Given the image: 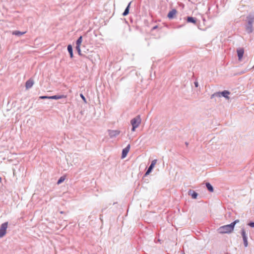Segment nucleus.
Instances as JSON below:
<instances>
[{
    "label": "nucleus",
    "instance_id": "1",
    "mask_svg": "<svg viewBox=\"0 0 254 254\" xmlns=\"http://www.w3.org/2000/svg\"><path fill=\"white\" fill-rule=\"evenodd\" d=\"M246 21L245 30L248 33L251 34L253 32V24L254 22V15L250 13L246 17Z\"/></svg>",
    "mask_w": 254,
    "mask_h": 254
},
{
    "label": "nucleus",
    "instance_id": "2",
    "mask_svg": "<svg viewBox=\"0 0 254 254\" xmlns=\"http://www.w3.org/2000/svg\"><path fill=\"white\" fill-rule=\"evenodd\" d=\"M230 93V92L227 90L215 92L211 96V99H212L215 97H220L221 96H223L226 99H229V97H228V95H229Z\"/></svg>",
    "mask_w": 254,
    "mask_h": 254
},
{
    "label": "nucleus",
    "instance_id": "3",
    "mask_svg": "<svg viewBox=\"0 0 254 254\" xmlns=\"http://www.w3.org/2000/svg\"><path fill=\"white\" fill-rule=\"evenodd\" d=\"M141 121V120L140 117H136L131 121V124L132 126V131H134L135 128L138 126V125L140 124Z\"/></svg>",
    "mask_w": 254,
    "mask_h": 254
},
{
    "label": "nucleus",
    "instance_id": "4",
    "mask_svg": "<svg viewBox=\"0 0 254 254\" xmlns=\"http://www.w3.org/2000/svg\"><path fill=\"white\" fill-rule=\"evenodd\" d=\"M8 227V222L2 223L0 228V238L3 237L6 233V229Z\"/></svg>",
    "mask_w": 254,
    "mask_h": 254
},
{
    "label": "nucleus",
    "instance_id": "5",
    "mask_svg": "<svg viewBox=\"0 0 254 254\" xmlns=\"http://www.w3.org/2000/svg\"><path fill=\"white\" fill-rule=\"evenodd\" d=\"M218 232L220 234L229 233L232 232L228 225L221 226L218 229Z\"/></svg>",
    "mask_w": 254,
    "mask_h": 254
},
{
    "label": "nucleus",
    "instance_id": "6",
    "mask_svg": "<svg viewBox=\"0 0 254 254\" xmlns=\"http://www.w3.org/2000/svg\"><path fill=\"white\" fill-rule=\"evenodd\" d=\"M241 234L243 238L244 246L247 247L248 245V237L244 228L241 229Z\"/></svg>",
    "mask_w": 254,
    "mask_h": 254
},
{
    "label": "nucleus",
    "instance_id": "7",
    "mask_svg": "<svg viewBox=\"0 0 254 254\" xmlns=\"http://www.w3.org/2000/svg\"><path fill=\"white\" fill-rule=\"evenodd\" d=\"M156 162H157L156 159H154L152 161L150 165L148 167V168L147 170L146 171V173H145V174H144V177L147 176L151 172V171H152L153 168L154 167V166L156 164Z\"/></svg>",
    "mask_w": 254,
    "mask_h": 254
},
{
    "label": "nucleus",
    "instance_id": "8",
    "mask_svg": "<svg viewBox=\"0 0 254 254\" xmlns=\"http://www.w3.org/2000/svg\"><path fill=\"white\" fill-rule=\"evenodd\" d=\"M238 60L241 61L243 58L244 53V50L243 48H240L237 50Z\"/></svg>",
    "mask_w": 254,
    "mask_h": 254
},
{
    "label": "nucleus",
    "instance_id": "9",
    "mask_svg": "<svg viewBox=\"0 0 254 254\" xmlns=\"http://www.w3.org/2000/svg\"><path fill=\"white\" fill-rule=\"evenodd\" d=\"M130 149V145H128L126 148H125L122 151V158H125L127 153H128Z\"/></svg>",
    "mask_w": 254,
    "mask_h": 254
},
{
    "label": "nucleus",
    "instance_id": "10",
    "mask_svg": "<svg viewBox=\"0 0 254 254\" xmlns=\"http://www.w3.org/2000/svg\"><path fill=\"white\" fill-rule=\"evenodd\" d=\"M177 10L176 9H173L171 11H169L167 15V17L169 19H173L174 18L175 15L177 13Z\"/></svg>",
    "mask_w": 254,
    "mask_h": 254
},
{
    "label": "nucleus",
    "instance_id": "11",
    "mask_svg": "<svg viewBox=\"0 0 254 254\" xmlns=\"http://www.w3.org/2000/svg\"><path fill=\"white\" fill-rule=\"evenodd\" d=\"M34 84L33 80L30 79L28 80L25 83V87L27 89L30 88Z\"/></svg>",
    "mask_w": 254,
    "mask_h": 254
},
{
    "label": "nucleus",
    "instance_id": "12",
    "mask_svg": "<svg viewBox=\"0 0 254 254\" xmlns=\"http://www.w3.org/2000/svg\"><path fill=\"white\" fill-rule=\"evenodd\" d=\"M67 97L66 95H54L52 96H50V99H60L62 98H66Z\"/></svg>",
    "mask_w": 254,
    "mask_h": 254
},
{
    "label": "nucleus",
    "instance_id": "13",
    "mask_svg": "<svg viewBox=\"0 0 254 254\" xmlns=\"http://www.w3.org/2000/svg\"><path fill=\"white\" fill-rule=\"evenodd\" d=\"M187 21L189 23H192L195 24L196 23V19L193 17L188 16L187 18Z\"/></svg>",
    "mask_w": 254,
    "mask_h": 254
},
{
    "label": "nucleus",
    "instance_id": "14",
    "mask_svg": "<svg viewBox=\"0 0 254 254\" xmlns=\"http://www.w3.org/2000/svg\"><path fill=\"white\" fill-rule=\"evenodd\" d=\"M189 194L191 196V197L193 199L197 198V197L198 196V193H196L194 190H190L189 191Z\"/></svg>",
    "mask_w": 254,
    "mask_h": 254
},
{
    "label": "nucleus",
    "instance_id": "15",
    "mask_svg": "<svg viewBox=\"0 0 254 254\" xmlns=\"http://www.w3.org/2000/svg\"><path fill=\"white\" fill-rule=\"evenodd\" d=\"M239 222V220L237 219V220H235L234 222L231 223L230 224H228V226H229L230 230L232 231V232L234 230L235 225Z\"/></svg>",
    "mask_w": 254,
    "mask_h": 254
},
{
    "label": "nucleus",
    "instance_id": "16",
    "mask_svg": "<svg viewBox=\"0 0 254 254\" xmlns=\"http://www.w3.org/2000/svg\"><path fill=\"white\" fill-rule=\"evenodd\" d=\"M206 187L207 189V190H209V191L212 192L214 191V189L213 186L209 183H206L205 184Z\"/></svg>",
    "mask_w": 254,
    "mask_h": 254
},
{
    "label": "nucleus",
    "instance_id": "17",
    "mask_svg": "<svg viewBox=\"0 0 254 254\" xmlns=\"http://www.w3.org/2000/svg\"><path fill=\"white\" fill-rule=\"evenodd\" d=\"M67 50L70 54V57L71 58H72L73 57V52H72V48L71 45H69L67 46Z\"/></svg>",
    "mask_w": 254,
    "mask_h": 254
},
{
    "label": "nucleus",
    "instance_id": "18",
    "mask_svg": "<svg viewBox=\"0 0 254 254\" xmlns=\"http://www.w3.org/2000/svg\"><path fill=\"white\" fill-rule=\"evenodd\" d=\"M26 33V32H21L19 31H14L12 32V34L17 35V36H20Z\"/></svg>",
    "mask_w": 254,
    "mask_h": 254
},
{
    "label": "nucleus",
    "instance_id": "19",
    "mask_svg": "<svg viewBox=\"0 0 254 254\" xmlns=\"http://www.w3.org/2000/svg\"><path fill=\"white\" fill-rule=\"evenodd\" d=\"M130 2L129 3V4H128L127 7L126 8V9H125V11L124 12L123 15L124 16H126L129 13V6H130Z\"/></svg>",
    "mask_w": 254,
    "mask_h": 254
},
{
    "label": "nucleus",
    "instance_id": "20",
    "mask_svg": "<svg viewBox=\"0 0 254 254\" xmlns=\"http://www.w3.org/2000/svg\"><path fill=\"white\" fill-rule=\"evenodd\" d=\"M82 42V36H80L76 41V46H80Z\"/></svg>",
    "mask_w": 254,
    "mask_h": 254
},
{
    "label": "nucleus",
    "instance_id": "21",
    "mask_svg": "<svg viewBox=\"0 0 254 254\" xmlns=\"http://www.w3.org/2000/svg\"><path fill=\"white\" fill-rule=\"evenodd\" d=\"M65 176L61 177L59 179V180H58L57 184H60L62 183V182H63L65 180Z\"/></svg>",
    "mask_w": 254,
    "mask_h": 254
},
{
    "label": "nucleus",
    "instance_id": "22",
    "mask_svg": "<svg viewBox=\"0 0 254 254\" xmlns=\"http://www.w3.org/2000/svg\"><path fill=\"white\" fill-rule=\"evenodd\" d=\"M76 49L78 52V54L81 55V49H80V46H76Z\"/></svg>",
    "mask_w": 254,
    "mask_h": 254
},
{
    "label": "nucleus",
    "instance_id": "23",
    "mask_svg": "<svg viewBox=\"0 0 254 254\" xmlns=\"http://www.w3.org/2000/svg\"><path fill=\"white\" fill-rule=\"evenodd\" d=\"M248 225L251 227L254 228V222H250Z\"/></svg>",
    "mask_w": 254,
    "mask_h": 254
},
{
    "label": "nucleus",
    "instance_id": "24",
    "mask_svg": "<svg viewBox=\"0 0 254 254\" xmlns=\"http://www.w3.org/2000/svg\"><path fill=\"white\" fill-rule=\"evenodd\" d=\"M40 99H50V96H42L39 97Z\"/></svg>",
    "mask_w": 254,
    "mask_h": 254
},
{
    "label": "nucleus",
    "instance_id": "25",
    "mask_svg": "<svg viewBox=\"0 0 254 254\" xmlns=\"http://www.w3.org/2000/svg\"><path fill=\"white\" fill-rule=\"evenodd\" d=\"M80 96L81 98L82 99V100L84 101V102L85 103H86V99H85V97L83 95V94H81L80 95Z\"/></svg>",
    "mask_w": 254,
    "mask_h": 254
},
{
    "label": "nucleus",
    "instance_id": "26",
    "mask_svg": "<svg viewBox=\"0 0 254 254\" xmlns=\"http://www.w3.org/2000/svg\"><path fill=\"white\" fill-rule=\"evenodd\" d=\"M113 132L115 133L114 135H118L119 134V132L118 131H113Z\"/></svg>",
    "mask_w": 254,
    "mask_h": 254
},
{
    "label": "nucleus",
    "instance_id": "27",
    "mask_svg": "<svg viewBox=\"0 0 254 254\" xmlns=\"http://www.w3.org/2000/svg\"><path fill=\"white\" fill-rule=\"evenodd\" d=\"M194 85L196 87H197L198 86V83L197 81L194 82Z\"/></svg>",
    "mask_w": 254,
    "mask_h": 254
},
{
    "label": "nucleus",
    "instance_id": "28",
    "mask_svg": "<svg viewBox=\"0 0 254 254\" xmlns=\"http://www.w3.org/2000/svg\"><path fill=\"white\" fill-rule=\"evenodd\" d=\"M182 25H180V26H178V28L182 27Z\"/></svg>",
    "mask_w": 254,
    "mask_h": 254
},
{
    "label": "nucleus",
    "instance_id": "29",
    "mask_svg": "<svg viewBox=\"0 0 254 254\" xmlns=\"http://www.w3.org/2000/svg\"><path fill=\"white\" fill-rule=\"evenodd\" d=\"M156 27H157V26H156L153 27V29H156Z\"/></svg>",
    "mask_w": 254,
    "mask_h": 254
},
{
    "label": "nucleus",
    "instance_id": "30",
    "mask_svg": "<svg viewBox=\"0 0 254 254\" xmlns=\"http://www.w3.org/2000/svg\"><path fill=\"white\" fill-rule=\"evenodd\" d=\"M186 145H188V143L186 142Z\"/></svg>",
    "mask_w": 254,
    "mask_h": 254
},
{
    "label": "nucleus",
    "instance_id": "31",
    "mask_svg": "<svg viewBox=\"0 0 254 254\" xmlns=\"http://www.w3.org/2000/svg\"><path fill=\"white\" fill-rule=\"evenodd\" d=\"M1 182V178L0 177V182Z\"/></svg>",
    "mask_w": 254,
    "mask_h": 254
},
{
    "label": "nucleus",
    "instance_id": "32",
    "mask_svg": "<svg viewBox=\"0 0 254 254\" xmlns=\"http://www.w3.org/2000/svg\"><path fill=\"white\" fill-rule=\"evenodd\" d=\"M253 68H254V65L253 66Z\"/></svg>",
    "mask_w": 254,
    "mask_h": 254
}]
</instances>
